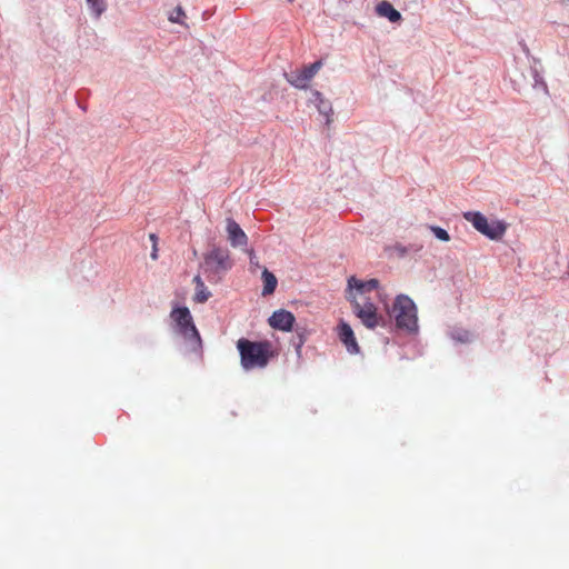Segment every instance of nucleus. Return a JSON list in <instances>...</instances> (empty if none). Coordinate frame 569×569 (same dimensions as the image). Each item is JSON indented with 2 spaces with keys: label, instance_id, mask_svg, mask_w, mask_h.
Returning a JSON list of instances; mask_svg holds the SVG:
<instances>
[{
  "label": "nucleus",
  "instance_id": "10",
  "mask_svg": "<svg viewBox=\"0 0 569 569\" xmlns=\"http://www.w3.org/2000/svg\"><path fill=\"white\" fill-rule=\"evenodd\" d=\"M206 262L214 264L218 269L228 270L232 267L229 252L222 248H213L207 256Z\"/></svg>",
  "mask_w": 569,
  "mask_h": 569
},
{
  "label": "nucleus",
  "instance_id": "16",
  "mask_svg": "<svg viewBox=\"0 0 569 569\" xmlns=\"http://www.w3.org/2000/svg\"><path fill=\"white\" fill-rule=\"evenodd\" d=\"M269 325L279 330H284V309H279L269 318Z\"/></svg>",
  "mask_w": 569,
  "mask_h": 569
},
{
  "label": "nucleus",
  "instance_id": "9",
  "mask_svg": "<svg viewBox=\"0 0 569 569\" xmlns=\"http://www.w3.org/2000/svg\"><path fill=\"white\" fill-rule=\"evenodd\" d=\"M338 336L340 341L345 345L348 352L350 353H358L359 352V346L356 340L355 333L352 328L347 323L341 321L338 327Z\"/></svg>",
  "mask_w": 569,
  "mask_h": 569
},
{
  "label": "nucleus",
  "instance_id": "7",
  "mask_svg": "<svg viewBox=\"0 0 569 569\" xmlns=\"http://www.w3.org/2000/svg\"><path fill=\"white\" fill-rule=\"evenodd\" d=\"M287 332H296L290 339L291 345L295 347L298 359L301 358V348L306 341L307 331L303 327L296 326L295 316L287 311Z\"/></svg>",
  "mask_w": 569,
  "mask_h": 569
},
{
  "label": "nucleus",
  "instance_id": "13",
  "mask_svg": "<svg viewBox=\"0 0 569 569\" xmlns=\"http://www.w3.org/2000/svg\"><path fill=\"white\" fill-rule=\"evenodd\" d=\"M376 12L380 17L387 18L390 22H398L401 20V14L389 1H381L376 7Z\"/></svg>",
  "mask_w": 569,
  "mask_h": 569
},
{
  "label": "nucleus",
  "instance_id": "14",
  "mask_svg": "<svg viewBox=\"0 0 569 569\" xmlns=\"http://www.w3.org/2000/svg\"><path fill=\"white\" fill-rule=\"evenodd\" d=\"M193 282L196 283L193 300L198 303H204L210 298L211 292L207 289L200 276H196Z\"/></svg>",
  "mask_w": 569,
  "mask_h": 569
},
{
  "label": "nucleus",
  "instance_id": "4",
  "mask_svg": "<svg viewBox=\"0 0 569 569\" xmlns=\"http://www.w3.org/2000/svg\"><path fill=\"white\" fill-rule=\"evenodd\" d=\"M351 302L355 315L368 329H376L386 325L383 316L377 312L376 305L369 298L358 299L357 296H353Z\"/></svg>",
  "mask_w": 569,
  "mask_h": 569
},
{
  "label": "nucleus",
  "instance_id": "19",
  "mask_svg": "<svg viewBox=\"0 0 569 569\" xmlns=\"http://www.w3.org/2000/svg\"><path fill=\"white\" fill-rule=\"evenodd\" d=\"M452 338L457 341L466 343V342H470L472 340V333L467 330L455 331L452 333Z\"/></svg>",
  "mask_w": 569,
  "mask_h": 569
},
{
  "label": "nucleus",
  "instance_id": "5",
  "mask_svg": "<svg viewBox=\"0 0 569 569\" xmlns=\"http://www.w3.org/2000/svg\"><path fill=\"white\" fill-rule=\"evenodd\" d=\"M170 318L176 323L178 332L183 336L186 340L190 341L196 347L201 346L200 333L197 330L190 310L187 307L172 309Z\"/></svg>",
  "mask_w": 569,
  "mask_h": 569
},
{
  "label": "nucleus",
  "instance_id": "12",
  "mask_svg": "<svg viewBox=\"0 0 569 569\" xmlns=\"http://www.w3.org/2000/svg\"><path fill=\"white\" fill-rule=\"evenodd\" d=\"M311 102L316 104L319 113L326 118V122L330 123L333 114L330 101L326 100L319 91H313Z\"/></svg>",
  "mask_w": 569,
  "mask_h": 569
},
{
  "label": "nucleus",
  "instance_id": "20",
  "mask_svg": "<svg viewBox=\"0 0 569 569\" xmlns=\"http://www.w3.org/2000/svg\"><path fill=\"white\" fill-rule=\"evenodd\" d=\"M430 229L439 240H441V241L450 240V236L445 229L437 227V226H432V227H430Z\"/></svg>",
  "mask_w": 569,
  "mask_h": 569
},
{
  "label": "nucleus",
  "instance_id": "3",
  "mask_svg": "<svg viewBox=\"0 0 569 569\" xmlns=\"http://www.w3.org/2000/svg\"><path fill=\"white\" fill-rule=\"evenodd\" d=\"M463 218L470 222L478 232L486 236L490 240H500L507 231L506 222L501 220L489 221L487 217H485L479 211L463 212Z\"/></svg>",
  "mask_w": 569,
  "mask_h": 569
},
{
  "label": "nucleus",
  "instance_id": "8",
  "mask_svg": "<svg viewBox=\"0 0 569 569\" xmlns=\"http://www.w3.org/2000/svg\"><path fill=\"white\" fill-rule=\"evenodd\" d=\"M379 286V281L377 279H370L368 281L358 280L356 277H350L348 280V288L350 291L349 299L353 296H357L358 299L367 298L365 295L372 290H376Z\"/></svg>",
  "mask_w": 569,
  "mask_h": 569
},
{
  "label": "nucleus",
  "instance_id": "1",
  "mask_svg": "<svg viewBox=\"0 0 569 569\" xmlns=\"http://www.w3.org/2000/svg\"><path fill=\"white\" fill-rule=\"evenodd\" d=\"M240 362L244 370L264 368L277 351L269 341H250L241 338L237 341Z\"/></svg>",
  "mask_w": 569,
  "mask_h": 569
},
{
  "label": "nucleus",
  "instance_id": "15",
  "mask_svg": "<svg viewBox=\"0 0 569 569\" xmlns=\"http://www.w3.org/2000/svg\"><path fill=\"white\" fill-rule=\"evenodd\" d=\"M262 280H263L262 295L263 296L271 295L277 287L276 277L271 272H269L267 269H264L262 272Z\"/></svg>",
  "mask_w": 569,
  "mask_h": 569
},
{
  "label": "nucleus",
  "instance_id": "17",
  "mask_svg": "<svg viewBox=\"0 0 569 569\" xmlns=\"http://www.w3.org/2000/svg\"><path fill=\"white\" fill-rule=\"evenodd\" d=\"M93 14L99 18L106 10L104 0H86Z\"/></svg>",
  "mask_w": 569,
  "mask_h": 569
},
{
  "label": "nucleus",
  "instance_id": "2",
  "mask_svg": "<svg viewBox=\"0 0 569 569\" xmlns=\"http://www.w3.org/2000/svg\"><path fill=\"white\" fill-rule=\"evenodd\" d=\"M399 329L416 331L418 328L417 307L411 298L406 295H399L395 299L391 311Z\"/></svg>",
  "mask_w": 569,
  "mask_h": 569
},
{
  "label": "nucleus",
  "instance_id": "21",
  "mask_svg": "<svg viewBox=\"0 0 569 569\" xmlns=\"http://www.w3.org/2000/svg\"><path fill=\"white\" fill-rule=\"evenodd\" d=\"M158 249H157V243H154L153 248H152V252H151V258L153 260H156L158 258V253H157Z\"/></svg>",
  "mask_w": 569,
  "mask_h": 569
},
{
  "label": "nucleus",
  "instance_id": "22",
  "mask_svg": "<svg viewBox=\"0 0 569 569\" xmlns=\"http://www.w3.org/2000/svg\"><path fill=\"white\" fill-rule=\"evenodd\" d=\"M150 240H151V241L153 242V244H154V243H157L158 238H157V236H156L154 233H151V234H150Z\"/></svg>",
  "mask_w": 569,
  "mask_h": 569
},
{
  "label": "nucleus",
  "instance_id": "11",
  "mask_svg": "<svg viewBox=\"0 0 569 569\" xmlns=\"http://www.w3.org/2000/svg\"><path fill=\"white\" fill-rule=\"evenodd\" d=\"M228 239L233 247L247 244V234L233 219H227Z\"/></svg>",
  "mask_w": 569,
  "mask_h": 569
},
{
  "label": "nucleus",
  "instance_id": "6",
  "mask_svg": "<svg viewBox=\"0 0 569 569\" xmlns=\"http://www.w3.org/2000/svg\"><path fill=\"white\" fill-rule=\"evenodd\" d=\"M322 66L321 61H316L310 66L303 67L301 70L293 72L290 83L297 88H307L310 80L316 76Z\"/></svg>",
  "mask_w": 569,
  "mask_h": 569
},
{
  "label": "nucleus",
  "instance_id": "18",
  "mask_svg": "<svg viewBox=\"0 0 569 569\" xmlns=\"http://www.w3.org/2000/svg\"><path fill=\"white\" fill-rule=\"evenodd\" d=\"M186 17V13L182 9V7L178 6L170 14H169V21L172 23H180L183 24V21L181 18Z\"/></svg>",
  "mask_w": 569,
  "mask_h": 569
}]
</instances>
